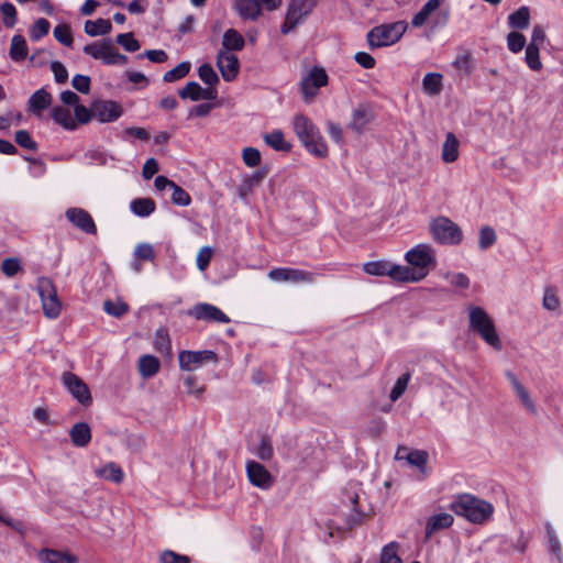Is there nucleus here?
I'll return each mask as SVG.
<instances>
[{
  "instance_id": "6e6d98bb",
  "label": "nucleus",
  "mask_w": 563,
  "mask_h": 563,
  "mask_svg": "<svg viewBox=\"0 0 563 563\" xmlns=\"http://www.w3.org/2000/svg\"><path fill=\"white\" fill-rule=\"evenodd\" d=\"M198 75H199V78L206 85H209L210 87H212L219 82V77H218L217 73L214 71L212 66L208 63L202 64L198 68Z\"/></svg>"
},
{
  "instance_id": "20e7f679",
  "label": "nucleus",
  "mask_w": 563,
  "mask_h": 563,
  "mask_svg": "<svg viewBox=\"0 0 563 563\" xmlns=\"http://www.w3.org/2000/svg\"><path fill=\"white\" fill-rule=\"evenodd\" d=\"M407 30L405 21H397L373 27L367 33V43L371 49L389 46L400 40Z\"/></svg>"
},
{
  "instance_id": "bf43d9fd",
  "label": "nucleus",
  "mask_w": 563,
  "mask_h": 563,
  "mask_svg": "<svg viewBox=\"0 0 563 563\" xmlns=\"http://www.w3.org/2000/svg\"><path fill=\"white\" fill-rule=\"evenodd\" d=\"M115 42L123 46V48L128 52H136L141 47L140 42L134 38V35L131 32L119 34L115 38Z\"/></svg>"
},
{
  "instance_id": "4d7b16f0",
  "label": "nucleus",
  "mask_w": 563,
  "mask_h": 563,
  "mask_svg": "<svg viewBox=\"0 0 563 563\" xmlns=\"http://www.w3.org/2000/svg\"><path fill=\"white\" fill-rule=\"evenodd\" d=\"M1 271L7 277H13L23 271L21 261L16 257H7L1 263Z\"/></svg>"
},
{
  "instance_id": "774afa93",
  "label": "nucleus",
  "mask_w": 563,
  "mask_h": 563,
  "mask_svg": "<svg viewBox=\"0 0 563 563\" xmlns=\"http://www.w3.org/2000/svg\"><path fill=\"white\" fill-rule=\"evenodd\" d=\"M161 563H190V559L187 555L178 554L174 551L166 550L161 554Z\"/></svg>"
},
{
  "instance_id": "72a5a7b5",
  "label": "nucleus",
  "mask_w": 563,
  "mask_h": 563,
  "mask_svg": "<svg viewBox=\"0 0 563 563\" xmlns=\"http://www.w3.org/2000/svg\"><path fill=\"white\" fill-rule=\"evenodd\" d=\"M265 143L275 151L289 152L291 144L285 141L284 133L280 130H275L264 135Z\"/></svg>"
},
{
  "instance_id": "b1692460",
  "label": "nucleus",
  "mask_w": 563,
  "mask_h": 563,
  "mask_svg": "<svg viewBox=\"0 0 563 563\" xmlns=\"http://www.w3.org/2000/svg\"><path fill=\"white\" fill-rule=\"evenodd\" d=\"M506 376L509 379L510 384L512 385V388L515 389L517 396L519 397L526 409L531 413H536L537 409L534 402L530 398V395L528 390L525 388V386L518 380L516 375L512 374L511 372H507Z\"/></svg>"
},
{
  "instance_id": "f03ea898",
  "label": "nucleus",
  "mask_w": 563,
  "mask_h": 563,
  "mask_svg": "<svg viewBox=\"0 0 563 563\" xmlns=\"http://www.w3.org/2000/svg\"><path fill=\"white\" fill-rule=\"evenodd\" d=\"M467 310L470 329L477 333L486 344L496 351H500L503 349L501 340L488 313L477 306H468Z\"/></svg>"
},
{
  "instance_id": "5fc2aeb1",
  "label": "nucleus",
  "mask_w": 563,
  "mask_h": 563,
  "mask_svg": "<svg viewBox=\"0 0 563 563\" xmlns=\"http://www.w3.org/2000/svg\"><path fill=\"white\" fill-rule=\"evenodd\" d=\"M539 53L540 47L528 44L526 48V63L532 70H540L542 68Z\"/></svg>"
},
{
  "instance_id": "7c9ffc66",
  "label": "nucleus",
  "mask_w": 563,
  "mask_h": 563,
  "mask_svg": "<svg viewBox=\"0 0 563 563\" xmlns=\"http://www.w3.org/2000/svg\"><path fill=\"white\" fill-rule=\"evenodd\" d=\"M508 23L512 29H527L530 24V10L528 7H520L518 10L509 14Z\"/></svg>"
},
{
  "instance_id": "37998d69",
  "label": "nucleus",
  "mask_w": 563,
  "mask_h": 563,
  "mask_svg": "<svg viewBox=\"0 0 563 563\" xmlns=\"http://www.w3.org/2000/svg\"><path fill=\"white\" fill-rule=\"evenodd\" d=\"M405 460L409 465L416 466L421 472H424L428 462V453L422 450H411L410 453L406 454Z\"/></svg>"
},
{
  "instance_id": "3c124183",
  "label": "nucleus",
  "mask_w": 563,
  "mask_h": 563,
  "mask_svg": "<svg viewBox=\"0 0 563 563\" xmlns=\"http://www.w3.org/2000/svg\"><path fill=\"white\" fill-rule=\"evenodd\" d=\"M202 87L196 81H189L183 89L179 90L181 99H190L192 101L201 100Z\"/></svg>"
},
{
  "instance_id": "c9c22d12",
  "label": "nucleus",
  "mask_w": 563,
  "mask_h": 563,
  "mask_svg": "<svg viewBox=\"0 0 563 563\" xmlns=\"http://www.w3.org/2000/svg\"><path fill=\"white\" fill-rule=\"evenodd\" d=\"M96 474L99 477H102L117 484L121 483L124 477L122 468L113 462H110L104 466L98 468L96 471Z\"/></svg>"
},
{
  "instance_id": "a18cd8bd",
  "label": "nucleus",
  "mask_w": 563,
  "mask_h": 563,
  "mask_svg": "<svg viewBox=\"0 0 563 563\" xmlns=\"http://www.w3.org/2000/svg\"><path fill=\"white\" fill-rule=\"evenodd\" d=\"M349 498H350L351 504L354 506L353 514L349 515V517L346 519V525H345V528L350 530L356 526L362 525L365 514L357 510V504H358L357 494H353Z\"/></svg>"
},
{
  "instance_id": "4468645a",
  "label": "nucleus",
  "mask_w": 563,
  "mask_h": 563,
  "mask_svg": "<svg viewBox=\"0 0 563 563\" xmlns=\"http://www.w3.org/2000/svg\"><path fill=\"white\" fill-rule=\"evenodd\" d=\"M246 473L250 482L260 488L267 489L273 485V476L269 471L258 462H246Z\"/></svg>"
},
{
  "instance_id": "f3484780",
  "label": "nucleus",
  "mask_w": 563,
  "mask_h": 563,
  "mask_svg": "<svg viewBox=\"0 0 563 563\" xmlns=\"http://www.w3.org/2000/svg\"><path fill=\"white\" fill-rule=\"evenodd\" d=\"M92 113L100 122H113L122 115V108L115 101H99L93 103Z\"/></svg>"
},
{
  "instance_id": "c85d7f7f",
  "label": "nucleus",
  "mask_w": 563,
  "mask_h": 563,
  "mask_svg": "<svg viewBox=\"0 0 563 563\" xmlns=\"http://www.w3.org/2000/svg\"><path fill=\"white\" fill-rule=\"evenodd\" d=\"M9 55L14 62H22L27 56V45L25 38L16 34L11 40Z\"/></svg>"
},
{
  "instance_id": "6e6552de",
  "label": "nucleus",
  "mask_w": 563,
  "mask_h": 563,
  "mask_svg": "<svg viewBox=\"0 0 563 563\" xmlns=\"http://www.w3.org/2000/svg\"><path fill=\"white\" fill-rule=\"evenodd\" d=\"M316 7V0H289L286 19L280 31L289 33L297 25L301 24Z\"/></svg>"
},
{
  "instance_id": "dca6fc26",
  "label": "nucleus",
  "mask_w": 563,
  "mask_h": 563,
  "mask_svg": "<svg viewBox=\"0 0 563 563\" xmlns=\"http://www.w3.org/2000/svg\"><path fill=\"white\" fill-rule=\"evenodd\" d=\"M68 221L87 234H96L97 227L92 217L81 208H69L65 213Z\"/></svg>"
},
{
  "instance_id": "58836bf2",
  "label": "nucleus",
  "mask_w": 563,
  "mask_h": 563,
  "mask_svg": "<svg viewBox=\"0 0 563 563\" xmlns=\"http://www.w3.org/2000/svg\"><path fill=\"white\" fill-rule=\"evenodd\" d=\"M102 63L109 66L112 65H125L128 63V57L114 47L112 42L110 41L108 45V49L104 51Z\"/></svg>"
},
{
  "instance_id": "0e129e2a",
  "label": "nucleus",
  "mask_w": 563,
  "mask_h": 563,
  "mask_svg": "<svg viewBox=\"0 0 563 563\" xmlns=\"http://www.w3.org/2000/svg\"><path fill=\"white\" fill-rule=\"evenodd\" d=\"M15 142L23 148L30 151L37 150V144L32 140L30 133L26 130H19L15 133Z\"/></svg>"
},
{
  "instance_id": "9d476101",
  "label": "nucleus",
  "mask_w": 563,
  "mask_h": 563,
  "mask_svg": "<svg viewBox=\"0 0 563 563\" xmlns=\"http://www.w3.org/2000/svg\"><path fill=\"white\" fill-rule=\"evenodd\" d=\"M328 84V75L322 68H313L301 81V93L306 102H310L317 95L318 89Z\"/></svg>"
},
{
  "instance_id": "9b49d317",
  "label": "nucleus",
  "mask_w": 563,
  "mask_h": 563,
  "mask_svg": "<svg viewBox=\"0 0 563 563\" xmlns=\"http://www.w3.org/2000/svg\"><path fill=\"white\" fill-rule=\"evenodd\" d=\"M217 361V354L212 351H181L178 355L179 367L183 371H194L201 364Z\"/></svg>"
},
{
  "instance_id": "39448f33",
  "label": "nucleus",
  "mask_w": 563,
  "mask_h": 563,
  "mask_svg": "<svg viewBox=\"0 0 563 563\" xmlns=\"http://www.w3.org/2000/svg\"><path fill=\"white\" fill-rule=\"evenodd\" d=\"M430 231L433 240L444 245L460 244L463 239L460 227L446 217L432 220Z\"/></svg>"
},
{
  "instance_id": "c03bdc74",
  "label": "nucleus",
  "mask_w": 563,
  "mask_h": 563,
  "mask_svg": "<svg viewBox=\"0 0 563 563\" xmlns=\"http://www.w3.org/2000/svg\"><path fill=\"white\" fill-rule=\"evenodd\" d=\"M111 40L96 41L91 44L84 46L82 51L86 55L91 56L95 59H102L104 51L108 49V45Z\"/></svg>"
},
{
  "instance_id": "412c9836",
  "label": "nucleus",
  "mask_w": 563,
  "mask_h": 563,
  "mask_svg": "<svg viewBox=\"0 0 563 563\" xmlns=\"http://www.w3.org/2000/svg\"><path fill=\"white\" fill-rule=\"evenodd\" d=\"M453 521V516L446 512L430 517L426 525V540H429L434 532L451 527Z\"/></svg>"
},
{
  "instance_id": "393cba45",
  "label": "nucleus",
  "mask_w": 563,
  "mask_h": 563,
  "mask_svg": "<svg viewBox=\"0 0 563 563\" xmlns=\"http://www.w3.org/2000/svg\"><path fill=\"white\" fill-rule=\"evenodd\" d=\"M460 142L454 133L449 132L442 145L441 157L444 163H453L459 158Z\"/></svg>"
},
{
  "instance_id": "e2e57ef3",
  "label": "nucleus",
  "mask_w": 563,
  "mask_h": 563,
  "mask_svg": "<svg viewBox=\"0 0 563 563\" xmlns=\"http://www.w3.org/2000/svg\"><path fill=\"white\" fill-rule=\"evenodd\" d=\"M172 191V201L177 206H188L191 201L189 194L174 183V186L170 188Z\"/></svg>"
},
{
  "instance_id": "aec40b11",
  "label": "nucleus",
  "mask_w": 563,
  "mask_h": 563,
  "mask_svg": "<svg viewBox=\"0 0 563 563\" xmlns=\"http://www.w3.org/2000/svg\"><path fill=\"white\" fill-rule=\"evenodd\" d=\"M387 276L397 282H419L423 279V274H416L411 267L391 263H389Z\"/></svg>"
},
{
  "instance_id": "f8f14e48",
  "label": "nucleus",
  "mask_w": 563,
  "mask_h": 563,
  "mask_svg": "<svg viewBox=\"0 0 563 563\" xmlns=\"http://www.w3.org/2000/svg\"><path fill=\"white\" fill-rule=\"evenodd\" d=\"M217 67L223 80L230 82L236 78L240 71V60L236 55L230 52L219 51L217 55Z\"/></svg>"
},
{
  "instance_id": "ea45409f",
  "label": "nucleus",
  "mask_w": 563,
  "mask_h": 563,
  "mask_svg": "<svg viewBox=\"0 0 563 563\" xmlns=\"http://www.w3.org/2000/svg\"><path fill=\"white\" fill-rule=\"evenodd\" d=\"M399 543L393 541L382 549L379 562L382 563H402L398 555Z\"/></svg>"
},
{
  "instance_id": "cd10ccee",
  "label": "nucleus",
  "mask_w": 563,
  "mask_h": 563,
  "mask_svg": "<svg viewBox=\"0 0 563 563\" xmlns=\"http://www.w3.org/2000/svg\"><path fill=\"white\" fill-rule=\"evenodd\" d=\"M153 344H154V349L158 353H161L165 356L172 355V341H170L167 329L159 328L156 330Z\"/></svg>"
},
{
  "instance_id": "ddd939ff",
  "label": "nucleus",
  "mask_w": 563,
  "mask_h": 563,
  "mask_svg": "<svg viewBox=\"0 0 563 563\" xmlns=\"http://www.w3.org/2000/svg\"><path fill=\"white\" fill-rule=\"evenodd\" d=\"M313 276L310 272L295 268H274L268 273V277L272 280L294 284L311 283L313 282Z\"/></svg>"
},
{
  "instance_id": "13d9d810",
  "label": "nucleus",
  "mask_w": 563,
  "mask_h": 563,
  "mask_svg": "<svg viewBox=\"0 0 563 563\" xmlns=\"http://www.w3.org/2000/svg\"><path fill=\"white\" fill-rule=\"evenodd\" d=\"M49 27H51V24H49L48 20H46L44 18L38 19L31 27V31H30L31 40H33V41L41 40L43 36L48 34Z\"/></svg>"
},
{
  "instance_id": "423d86ee",
  "label": "nucleus",
  "mask_w": 563,
  "mask_h": 563,
  "mask_svg": "<svg viewBox=\"0 0 563 563\" xmlns=\"http://www.w3.org/2000/svg\"><path fill=\"white\" fill-rule=\"evenodd\" d=\"M405 258L416 274H423V278L428 275L429 268L437 265L434 250L429 244L416 245L406 253Z\"/></svg>"
},
{
  "instance_id": "680f3d73",
  "label": "nucleus",
  "mask_w": 563,
  "mask_h": 563,
  "mask_svg": "<svg viewBox=\"0 0 563 563\" xmlns=\"http://www.w3.org/2000/svg\"><path fill=\"white\" fill-rule=\"evenodd\" d=\"M3 23L7 27H13L16 23V10L13 4L5 2L0 7Z\"/></svg>"
},
{
  "instance_id": "338daca9",
  "label": "nucleus",
  "mask_w": 563,
  "mask_h": 563,
  "mask_svg": "<svg viewBox=\"0 0 563 563\" xmlns=\"http://www.w3.org/2000/svg\"><path fill=\"white\" fill-rule=\"evenodd\" d=\"M212 249L209 247V246H203L199 250L198 254H197V258H196V262H197V267L200 269V271H205L208 265L210 264V261L212 258Z\"/></svg>"
},
{
  "instance_id": "f704fd0d",
  "label": "nucleus",
  "mask_w": 563,
  "mask_h": 563,
  "mask_svg": "<svg viewBox=\"0 0 563 563\" xmlns=\"http://www.w3.org/2000/svg\"><path fill=\"white\" fill-rule=\"evenodd\" d=\"M442 75L439 73H428L422 80V87L426 93L437 96L442 91Z\"/></svg>"
},
{
  "instance_id": "603ef678",
  "label": "nucleus",
  "mask_w": 563,
  "mask_h": 563,
  "mask_svg": "<svg viewBox=\"0 0 563 563\" xmlns=\"http://www.w3.org/2000/svg\"><path fill=\"white\" fill-rule=\"evenodd\" d=\"M103 310L110 316L120 318L128 312L129 306L122 300H106L103 302Z\"/></svg>"
},
{
  "instance_id": "a211bd4d",
  "label": "nucleus",
  "mask_w": 563,
  "mask_h": 563,
  "mask_svg": "<svg viewBox=\"0 0 563 563\" xmlns=\"http://www.w3.org/2000/svg\"><path fill=\"white\" fill-rule=\"evenodd\" d=\"M373 119L374 112L372 108L368 104L361 103L353 110L349 128L361 134Z\"/></svg>"
},
{
  "instance_id": "6ab92c4d",
  "label": "nucleus",
  "mask_w": 563,
  "mask_h": 563,
  "mask_svg": "<svg viewBox=\"0 0 563 563\" xmlns=\"http://www.w3.org/2000/svg\"><path fill=\"white\" fill-rule=\"evenodd\" d=\"M234 8L244 20L255 21L262 14L258 0H234Z\"/></svg>"
},
{
  "instance_id": "2eb2a0df",
  "label": "nucleus",
  "mask_w": 563,
  "mask_h": 563,
  "mask_svg": "<svg viewBox=\"0 0 563 563\" xmlns=\"http://www.w3.org/2000/svg\"><path fill=\"white\" fill-rule=\"evenodd\" d=\"M189 314L197 320H205L209 322L229 323L230 318L222 312L218 307L210 303H198L190 311Z\"/></svg>"
},
{
  "instance_id": "f257e3e1",
  "label": "nucleus",
  "mask_w": 563,
  "mask_h": 563,
  "mask_svg": "<svg viewBox=\"0 0 563 563\" xmlns=\"http://www.w3.org/2000/svg\"><path fill=\"white\" fill-rule=\"evenodd\" d=\"M451 509L473 523L487 521L494 511L492 504L470 494H463L451 504Z\"/></svg>"
},
{
  "instance_id": "1a4fd4ad",
  "label": "nucleus",
  "mask_w": 563,
  "mask_h": 563,
  "mask_svg": "<svg viewBox=\"0 0 563 563\" xmlns=\"http://www.w3.org/2000/svg\"><path fill=\"white\" fill-rule=\"evenodd\" d=\"M63 384L75 399L82 406H90L92 397L88 385L76 374L65 372L62 376Z\"/></svg>"
},
{
  "instance_id": "c756f323",
  "label": "nucleus",
  "mask_w": 563,
  "mask_h": 563,
  "mask_svg": "<svg viewBox=\"0 0 563 563\" xmlns=\"http://www.w3.org/2000/svg\"><path fill=\"white\" fill-rule=\"evenodd\" d=\"M439 7H440V0H428L423 4V7L420 9V11L413 15V18L411 20L412 26H415V27L422 26L428 21L431 13H433Z\"/></svg>"
},
{
  "instance_id": "0eeeda50",
  "label": "nucleus",
  "mask_w": 563,
  "mask_h": 563,
  "mask_svg": "<svg viewBox=\"0 0 563 563\" xmlns=\"http://www.w3.org/2000/svg\"><path fill=\"white\" fill-rule=\"evenodd\" d=\"M36 288L42 300L44 314L49 319L57 318L60 313L62 305L53 282L47 277H41L37 279Z\"/></svg>"
},
{
  "instance_id": "de8ad7c7",
  "label": "nucleus",
  "mask_w": 563,
  "mask_h": 563,
  "mask_svg": "<svg viewBox=\"0 0 563 563\" xmlns=\"http://www.w3.org/2000/svg\"><path fill=\"white\" fill-rule=\"evenodd\" d=\"M410 377L411 375L409 372H406L398 377L389 394V398L391 401L398 400L404 395L409 384Z\"/></svg>"
},
{
  "instance_id": "5701e85b",
  "label": "nucleus",
  "mask_w": 563,
  "mask_h": 563,
  "mask_svg": "<svg viewBox=\"0 0 563 563\" xmlns=\"http://www.w3.org/2000/svg\"><path fill=\"white\" fill-rule=\"evenodd\" d=\"M137 368L140 375L147 379L155 376L161 369V362L156 356L144 354L139 358Z\"/></svg>"
},
{
  "instance_id": "69168bd1",
  "label": "nucleus",
  "mask_w": 563,
  "mask_h": 563,
  "mask_svg": "<svg viewBox=\"0 0 563 563\" xmlns=\"http://www.w3.org/2000/svg\"><path fill=\"white\" fill-rule=\"evenodd\" d=\"M445 279L460 289H467L470 287V278L463 273H448Z\"/></svg>"
},
{
  "instance_id": "8fccbe9b",
  "label": "nucleus",
  "mask_w": 563,
  "mask_h": 563,
  "mask_svg": "<svg viewBox=\"0 0 563 563\" xmlns=\"http://www.w3.org/2000/svg\"><path fill=\"white\" fill-rule=\"evenodd\" d=\"M560 305H561V301L558 296V290L553 287H547L544 289V295H543V299H542L543 308L549 311H555L559 309Z\"/></svg>"
},
{
  "instance_id": "bb28decb",
  "label": "nucleus",
  "mask_w": 563,
  "mask_h": 563,
  "mask_svg": "<svg viewBox=\"0 0 563 563\" xmlns=\"http://www.w3.org/2000/svg\"><path fill=\"white\" fill-rule=\"evenodd\" d=\"M245 45L243 36L234 29H229L222 37L221 51H242Z\"/></svg>"
},
{
  "instance_id": "e433bc0d",
  "label": "nucleus",
  "mask_w": 563,
  "mask_h": 563,
  "mask_svg": "<svg viewBox=\"0 0 563 563\" xmlns=\"http://www.w3.org/2000/svg\"><path fill=\"white\" fill-rule=\"evenodd\" d=\"M52 118L55 122H57L67 130H74L77 128L75 119L73 118L70 111L66 108L55 107L52 110Z\"/></svg>"
},
{
  "instance_id": "864d4df0",
  "label": "nucleus",
  "mask_w": 563,
  "mask_h": 563,
  "mask_svg": "<svg viewBox=\"0 0 563 563\" xmlns=\"http://www.w3.org/2000/svg\"><path fill=\"white\" fill-rule=\"evenodd\" d=\"M389 262L387 261H376L368 262L363 265V271L373 276H385L388 275Z\"/></svg>"
},
{
  "instance_id": "09e8293b",
  "label": "nucleus",
  "mask_w": 563,
  "mask_h": 563,
  "mask_svg": "<svg viewBox=\"0 0 563 563\" xmlns=\"http://www.w3.org/2000/svg\"><path fill=\"white\" fill-rule=\"evenodd\" d=\"M53 34L56 41H58L60 44L67 47H70L73 45L74 40L69 24H58L57 26H55Z\"/></svg>"
},
{
  "instance_id": "473e14b6",
  "label": "nucleus",
  "mask_w": 563,
  "mask_h": 563,
  "mask_svg": "<svg viewBox=\"0 0 563 563\" xmlns=\"http://www.w3.org/2000/svg\"><path fill=\"white\" fill-rule=\"evenodd\" d=\"M52 102V96L44 89H40L35 91L30 100V110L34 113H38L42 110L46 109Z\"/></svg>"
},
{
  "instance_id": "a878e982",
  "label": "nucleus",
  "mask_w": 563,
  "mask_h": 563,
  "mask_svg": "<svg viewBox=\"0 0 563 563\" xmlns=\"http://www.w3.org/2000/svg\"><path fill=\"white\" fill-rule=\"evenodd\" d=\"M38 559L43 563H75L76 556L57 550L44 549L38 553Z\"/></svg>"
},
{
  "instance_id": "a19ab883",
  "label": "nucleus",
  "mask_w": 563,
  "mask_h": 563,
  "mask_svg": "<svg viewBox=\"0 0 563 563\" xmlns=\"http://www.w3.org/2000/svg\"><path fill=\"white\" fill-rule=\"evenodd\" d=\"M255 455L261 461H269L274 456V450L272 445V440L268 435H262L258 445L255 449Z\"/></svg>"
},
{
  "instance_id": "4c0bfd02",
  "label": "nucleus",
  "mask_w": 563,
  "mask_h": 563,
  "mask_svg": "<svg viewBox=\"0 0 563 563\" xmlns=\"http://www.w3.org/2000/svg\"><path fill=\"white\" fill-rule=\"evenodd\" d=\"M131 210L139 217H147L155 211V202L151 198H137L131 202Z\"/></svg>"
},
{
  "instance_id": "7ed1b4c3",
  "label": "nucleus",
  "mask_w": 563,
  "mask_h": 563,
  "mask_svg": "<svg viewBox=\"0 0 563 563\" xmlns=\"http://www.w3.org/2000/svg\"><path fill=\"white\" fill-rule=\"evenodd\" d=\"M294 131L308 152L318 156L325 157L328 148L313 122L303 114H298L294 119Z\"/></svg>"
},
{
  "instance_id": "49530a36",
  "label": "nucleus",
  "mask_w": 563,
  "mask_h": 563,
  "mask_svg": "<svg viewBox=\"0 0 563 563\" xmlns=\"http://www.w3.org/2000/svg\"><path fill=\"white\" fill-rule=\"evenodd\" d=\"M496 240L497 235L495 230L489 225H485L479 231L478 247L483 251L487 250L496 243Z\"/></svg>"
},
{
  "instance_id": "79ce46f5",
  "label": "nucleus",
  "mask_w": 563,
  "mask_h": 563,
  "mask_svg": "<svg viewBox=\"0 0 563 563\" xmlns=\"http://www.w3.org/2000/svg\"><path fill=\"white\" fill-rule=\"evenodd\" d=\"M190 68H191V65L189 62H181L173 69L166 71L164 74L163 79L166 82H174L178 79L186 77L188 75V73L190 71Z\"/></svg>"
},
{
  "instance_id": "2f4dec72",
  "label": "nucleus",
  "mask_w": 563,
  "mask_h": 563,
  "mask_svg": "<svg viewBox=\"0 0 563 563\" xmlns=\"http://www.w3.org/2000/svg\"><path fill=\"white\" fill-rule=\"evenodd\" d=\"M112 30V24L110 20L98 19L96 21H86L85 22V32L89 36H98L109 34Z\"/></svg>"
},
{
  "instance_id": "052dcab7",
  "label": "nucleus",
  "mask_w": 563,
  "mask_h": 563,
  "mask_svg": "<svg viewBox=\"0 0 563 563\" xmlns=\"http://www.w3.org/2000/svg\"><path fill=\"white\" fill-rule=\"evenodd\" d=\"M526 45V37L519 32H510L507 35V46L512 53H519Z\"/></svg>"
},
{
  "instance_id": "4be33fe9",
  "label": "nucleus",
  "mask_w": 563,
  "mask_h": 563,
  "mask_svg": "<svg viewBox=\"0 0 563 563\" xmlns=\"http://www.w3.org/2000/svg\"><path fill=\"white\" fill-rule=\"evenodd\" d=\"M69 437L75 446H87L91 441V430L89 424L86 422L75 423L69 431Z\"/></svg>"
}]
</instances>
